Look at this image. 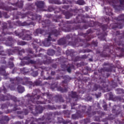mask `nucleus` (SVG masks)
I'll use <instances>...</instances> for the list:
<instances>
[{"instance_id": "38", "label": "nucleus", "mask_w": 124, "mask_h": 124, "mask_svg": "<svg viewBox=\"0 0 124 124\" xmlns=\"http://www.w3.org/2000/svg\"><path fill=\"white\" fill-rule=\"evenodd\" d=\"M17 89L18 93H23L25 92V88H24V87L22 86L21 85H18Z\"/></svg>"}, {"instance_id": "58", "label": "nucleus", "mask_w": 124, "mask_h": 124, "mask_svg": "<svg viewBox=\"0 0 124 124\" xmlns=\"http://www.w3.org/2000/svg\"><path fill=\"white\" fill-rule=\"evenodd\" d=\"M83 123L84 124H87L91 123V119L90 118H86L83 120Z\"/></svg>"}, {"instance_id": "6", "label": "nucleus", "mask_w": 124, "mask_h": 124, "mask_svg": "<svg viewBox=\"0 0 124 124\" xmlns=\"http://www.w3.org/2000/svg\"><path fill=\"white\" fill-rule=\"evenodd\" d=\"M113 20H115L116 22L115 23H112L110 24V27L111 29H123L124 26V14H121L119 15L118 17H115Z\"/></svg>"}, {"instance_id": "10", "label": "nucleus", "mask_w": 124, "mask_h": 124, "mask_svg": "<svg viewBox=\"0 0 124 124\" xmlns=\"http://www.w3.org/2000/svg\"><path fill=\"white\" fill-rule=\"evenodd\" d=\"M8 24L9 25V28L10 29H14L16 27H15V26H18L19 27H24L25 26H31V25H32V22H31L30 23H28L26 21L24 22H22L19 20H17L16 22H11V21L8 20L7 21Z\"/></svg>"}, {"instance_id": "36", "label": "nucleus", "mask_w": 124, "mask_h": 124, "mask_svg": "<svg viewBox=\"0 0 124 124\" xmlns=\"http://www.w3.org/2000/svg\"><path fill=\"white\" fill-rule=\"evenodd\" d=\"M49 2L54 4H62V3L60 0H49Z\"/></svg>"}, {"instance_id": "17", "label": "nucleus", "mask_w": 124, "mask_h": 124, "mask_svg": "<svg viewBox=\"0 0 124 124\" xmlns=\"http://www.w3.org/2000/svg\"><path fill=\"white\" fill-rule=\"evenodd\" d=\"M0 9L10 12L12 10H17V8H13L12 6H5L4 3L1 2V0H0Z\"/></svg>"}, {"instance_id": "46", "label": "nucleus", "mask_w": 124, "mask_h": 124, "mask_svg": "<svg viewBox=\"0 0 124 124\" xmlns=\"http://www.w3.org/2000/svg\"><path fill=\"white\" fill-rule=\"evenodd\" d=\"M44 57L46 58V61H44V64H49V63H51V59H47V55H45Z\"/></svg>"}, {"instance_id": "21", "label": "nucleus", "mask_w": 124, "mask_h": 124, "mask_svg": "<svg viewBox=\"0 0 124 124\" xmlns=\"http://www.w3.org/2000/svg\"><path fill=\"white\" fill-rule=\"evenodd\" d=\"M62 3L64 4L66 3V4H70L67 5H64L62 7V8L64 9H68L69 7H71L72 6V3H73L74 1L73 0H62Z\"/></svg>"}, {"instance_id": "43", "label": "nucleus", "mask_w": 124, "mask_h": 124, "mask_svg": "<svg viewBox=\"0 0 124 124\" xmlns=\"http://www.w3.org/2000/svg\"><path fill=\"white\" fill-rule=\"evenodd\" d=\"M74 53L75 52L73 49H71L66 51V54L67 55V56H71V57H73Z\"/></svg>"}, {"instance_id": "50", "label": "nucleus", "mask_w": 124, "mask_h": 124, "mask_svg": "<svg viewBox=\"0 0 124 124\" xmlns=\"http://www.w3.org/2000/svg\"><path fill=\"white\" fill-rule=\"evenodd\" d=\"M46 107L49 110H57V107L54 105L51 106L50 105H48Z\"/></svg>"}, {"instance_id": "25", "label": "nucleus", "mask_w": 124, "mask_h": 124, "mask_svg": "<svg viewBox=\"0 0 124 124\" xmlns=\"http://www.w3.org/2000/svg\"><path fill=\"white\" fill-rule=\"evenodd\" d=\"M69 96L72 98H75L76 101L78 100V98H79V95L76 92L74 91L69 93Z\"/></svg>"}, {"instance_id": "48", "label": "nucleus", "mask_w": 124, "mask_h": 124, "mask_svg": "<svg viewBox=\"0 0 124 124\" xmlns=\"http://www.w3.org/2000/svg\"><path fill=\"white\" fill-rule=\"evenodd\" d=\"M6 53L8 54V56H11V55H13L14 52L13 51V49H7L6 51Z\"/></svg>"}, {"instance_id": "16", "label": "nucleus", "mask_w": 124, "mask_h": 124, "mask_svg": "<svg viewBox=\"0 0 124 124\" xmlns=\"http://www.w3.org/2000/svg\"><path fill=\"white\" fill-rule=\"evenodd\" d=\"M61 66L62 68H64L63 70V71L66 69L68 73H71V69L75 70V66H74V65L73 64H68V65L65 64H62Z\"/></svg>"}, {"instance_id": "45", "label": "nucleus", "mask_w": 124, "mask_h": 124, "mask_svg": "<svg viewBox=\"0 0 124 124\" xmlns=\"http://www.w3.org/2000/svg\"><path fill=\"white\" fill-rule=\"evenodd\" d=\"M33 48L35 50L36 53H37L38 52H40V51H41L42 50L41 48H40L39 46H38L36 45H33Z\"/></svg>"}, {"instance_id": "11", "label": "nucleus", "mask_w": 124, "mask_h": 124, "mask_svg": "<svg viewBox=\"0 0 124 124\" xmlns=\"http://www.w3.org/2000/svg\"><path fill=\"white\" fill-rule=\"evenodd\" d=\"M86 114L89 116V117H93V116L97 114L99 118H103V117H105L106 115L105 112H103L100 110L93 111L92 112V107L91 106L88 107V110L86 111Z\"/></svg>"}, {"instance_id": "42", "label": "nucleus", "mask_w": 124, "mask_h": 124, "mask_svg": "<svg viewBox=\"0 0 124 124\" xmlns=\"http://www.w3.org/2000/svg\"><path fill=\"white\" fill-rule=\"evenodd\" d=\"M21 50V47L20 46H15L13 47V51L14 52V54L15 53H19Z\"/></svg>"}, {"instance_id": "2", "label": "nucleus", "mask_w": 124, "mask_h": 124, "mask_svg": "<svg viewBox=\"0 0 124 124\" xmlns=\"http://www.w3.org/2000/svg\"><path fill=\"white\" fill-rule=\"evenodd\" d=\"M16 14L19 16H22V19H24V18L27 16L28 18L31 19L32 21H38L39 23H41L42 24L43 28H45L47 29V30H44L40 28L36 29L33 32V34L35 36H37L39 34H46L48 33V31H51V30H50V29L52 28L51 21L49 20V19H46L43 20L40 22V20H41L42 16L40 15L36 14V13L31 12H28L27 14H24L22 13L21 12H17Z\"/></svg>"}, {"instance_id": "34", "label": "nucleus", "mask_w": 124, "mask_h": 124, "mask_svg": "<svg viewBox=\"0 0 124 124\" xmlns=\"http://www.w3.org/2000/svg\"><path fill=\"white\" fill-rule=\"evenodd\" d=\"M58 43L59 45H64L66 44V40L64 38H62L58 41Z\"/></svg>"}, {"instance_id": "56", "label": "nucleus", "mask_w": 124, "mask_h": 124, "mask_svg": "<svg viewBox=\"0 0 124 124\" xmlns=\"http://www.w3.org/2000/svg\"><path fill=\"white\" fill-rule=\"evenodd\" d=\"M31 58H33V57L32 56H31L30 57L25 56L22 58V60H23V61H28V62H29Z\"/></svg>"}, {"instance_id": "15", "label": "nucleus", "mask_w": 124, "mask_h": 124, "mask_svg": "<svg viewBox=\"0 0 124 124\" xmlns=\"http://www.w3.org/2000/svg\"><path fill=\"white\" fill-rule=\"evenodd\" d=\"M103 66H109L108 67H104L101 69V72H112L114 66H111V64L109 62H104L103 64Z\"/></svg>"}, {"instance_id": "49", "label": "nucleus", "mask_w": 124, "mask_h": 124, "mask_svg": "<svg viewBox=\"0 0 124 124\" xmlns=\"http://www.w3.org/2000/svg\"><path fill=\"white\" fill-rule=\"evenodd\" d=\"M17 45H20V46H24L27 44V42L23 41H18L17 42Z\"/></svg>"}, {"instance_id": "30", "label": "nucleus", "mask_w": 124, "mask_h": 124, "mask_svg": "<svg viewBox=\"0 0 124 124\" xmlns=\"http://www.w3.org/2000/svg\"><path fill=\"white\" fill-rule=\"evenodd\" d=\"M34 9V4L33 3H28L26 4V9H27V10H33Z\"/></svg>"}, {"instance_id": "55", "label": "nucleus", "mask_w": 124, "mask_h": 124, "mask_svg": "<svg viewBox=\"0 0 124 124\" xmlns=\"http://www.w3.org/2000/svg\"><path fill=\"white\" fill-rule=\"evenodd\" d=\"M77 4H79V5H84L85 4V1L84 0H78L77 1Z\"/></svg>"}, {"instance_id": "27", "label": "nucleus", "mask_w": 124, "mask_h": 124, "mask_svg": "<svg viewBox=\"0 0 124 124\" xmlns=\"http://www.w3.org/2000/svg\"><path fill=\"white\" fill-rule=\"evenodd\" d=\"M12 5H14V6H17L18 8H23V6H24V1L21 0L18 1L16 3H11Z\"/></svg>"}, {"instance_id": "59", "label": "nucleus", "mask_w": 124, "mask_h": 124, "mask_svg": "<svg viewBox=\"0 0 124 124\" xmlns=\"http://www.w3.org/2000/svg\"><path fill=\"white\" fill-rule=\"evenodd\" d=\"M47 10L49 12H52V11H54V10H55V8H54V7L52 6H49L48 7Z\"/></svg>"}, {"instance_id": "63", "label": "nucleus", "mask_w": 124, "mask_h": 124, "mask_svg": "<svg viewBox=\"0 0 124 124\" xmlns=\"http://www.w3.org/2000/svg\"><path fill=\"white\" fill-rule=\"evenodd\" d=\"M117 50H119L120 52H121L122 55H124V48H121V47H117Z\"/></svg>"}, {"instance_id": "51", "label": "nucleus", "mask_w": 124, "mask_h": 124, "mask_svg": "<svg viewBox=\"0 0 124 124\" xmlns=\"http://www.w3.org/2000/svg\"><path fill=\"white\" fill-rule=\"evenodd\" d=\"M0 56H6V54L4 53L2 46H0Z\"/></svg>"}, {"instance_id": "9", "label": "nucleus", "mask_w": 124, "mask_h": 124, "mask_svg": "<svg viewBox=\"0 0 124 124\" xmlns=\"http://www.w3.org/2000/svg\"><path fill=\"white\" fill-rule=\"evenodd\" d=\"M92 32H93V30H92V29H88L87 31V34H84L83 33H80V35H81V36L84 37L85 38V40H83V42H81V44H83V48H87V47H88V46L91 45L90 44L85 42L90 41L92 38H93V36L92 35H88L89 33H92Z\"/></svg>"}, {"instance_id": "12", "label": "nucleus", "mask_w": 124, "mask_h": 124, "mask_svg": "<svg viewBox=\"0 0 124 124\" xmlns=\"http://www.w3.org/2000/svg\"><path fill=\"white\" fill-rule=\"evenodd\" d=\"M68 82H69V80L67 79H65L62 81L61 83V85L62 87H64V88L60 86L57 88V91H58V92H61V93H66V92H67Z\"/></svg>"}, {"instance_id": "3", "label": "nucleus", "mask_w": 124, "mask_h": 124, "mask_svg": "<svg viewBox=\"0 0 124 124\" xmlns=\"http://www.w3.org/2000/svg\"><path fill=\"white\" fill-rule=\"evenodd\" d=\"M54 18H53L52 22H55V23L60 22V24H59V26L61 27V30L62 31L69 32V31H76V30H81V26L79 25L72 27L70 24H68V23L63 21V20L62 19V15H55L54 16ZM62 26H63V27H62Z\"/></svg>"}, {"instance_id": "8", "label": "nucleus", "mask_w": 124, "mask_h": 124, "mask_svg": "<svg viewBox=\"0 0 124 124\" xmlns=\"http://www.w3.org/2000/svg\"><path fill=\"white\" fill-rule=\"evenodd\" d=\"M29 31H27L25 29H18V30L16 31H15V34L16 36H18V37H22V40H31L32 37L30 35L26 34L25 36L23 37L25 33Z\"/></svg>"}, {"instance_id": "18", "label": "nucleus", "mask_w": 124, "mask_h": 124, "mask_svg": "<svg viewBox=\"0 0 124 124\" xmlns=\"http://www.w3.org/2000/svg\"><path fill=\"white\" fill-rule=\"evenodd\" d=\"M57 122L55 121V119L53 120V121H50L49 123H52V124H69L71 122L70 120H64L63 118L62 117H58L57 118Z\"/></svg>"}, {"instance_id": "53", "label": "nucleus", "mask_w": 124, "mask_h": 124, "mask_svg": "<svg viewBox=\"0 0 124 124\" xmlns=\"http://www.w3.org/2000/svg\"><path fill=\"white\" fill-rule=\"evenodd\" d=\"M78 53H83V54H85V53H90V50L88 49H79L78 50Z\"/></svg>"}, {"instance_id": "32", "label": "nucleus", "mask_w": 124, "mask_h": 124, "mask_svg": "<svg viewBox=\"0 0 124 124\" xmlns=\"http://www.w3.org/2000/svg\"><path fill=\"white\" fill-rule=\"evenodd\" d=\"M105 10L106 11V15H108V16H113V14L112 13V10L110 8H106L105 7Z\"/></svg>"}, {"instance_id": "39", "label": "nucleus", "mask_w": 124, "mask_h": 124, "mask_svg": "<svg viewBox=\"0 0 124 124\" xmlns=\"http://www.w3.org/2000/svg\"><path fill=\"white\" fill-rule=\"evenodd\" d=\"M64 15L65 16L66 19H69L70 17L73 16V14L69 12H65L64 13Z\"/></svg>"}, {"instance_id": "24", "label": "nucleus", "mask_w": 124, "mask_h": 124, "mask_svg": "<svg viewBox=\"0 0 124 124\" xmlns=\"http://www.w3.org/2000/svg\"><path fill=\"white\" fill-rule=\"evenodd\" d=\"M53 115H54V116H60V115H62V113H61V112H58V111H55L53 113L52 112L47 113V114H46V116H47L46 120H48L51 121V117L53 116Z\"/></svg>"}, {"instance_id": "5", "label": "nucleus", "mask_w": 124, "mask_h": 124, "mask_svg": "<svg viewBox=\"0 0 124 124\" xmlns=\"http://www.w3.org/2000/svg\"><path fill=\"white\" fill-rule=\"evenodd\" d=\"M70 38H71L72 40H74V42H69L68 45L73 47H82L84 46V44H82V42H84V40H82L81 38L78 37V36L75 34H68L66 36L65 39L66 40V39H70Z\"/></svg>"}, {"instance_id": "61", "label": "nucleus", "mask_w": 124, "mask_h": 124, "mask_svg": "<svg viewBox=\"0 0 124 124\" xmlns=\"http://www.w3.org/2000/svg\"><path fill=\"white\" fill-rule=\"evenodd\" d=\"M57 87H58L57 84H52L50 86V89L52 91H54V90H55V89H56V88H57Z\"/></svg>"}, {"instance_id": "31", "label": "nucleus", "mask_w": 124, "mask_h": 124, "mask_svg": "<svg viewBox=\"0 0 124 124\" xmlns=\"http://www.w3.org/2000/svg\"><path fill=\"white\" fill-rule=\"evenodd\" d=\"M7 39L8 41L10 42H6L5 44L7 45V46H12V45H13V44H12V42H13V38L11 36H9L7 37Z\"/></svg>"}, {"instance_id": "57", "label": "nucleus", "mask_w": 124, "mask_h": 124, "mask_svg": "<svg viewBox=\"0 0 124 124\" xmlns=\"http://www.w3.org/2000/svg\"><path fill=\"white\" fill-rule=\"evenodd\" d=\"M101 27L103 31H106V30H107V28H108V25L107 24L102 25Z\"/></svg>"}, {"instance_id": "64", "label": "nucleus", "mask_w": 124, "mask_h": 124, "mask_svg": "<svg viewBox=\"0 0 124 124\" xmlns=\"http://www.w3.org/2000/svg\"><path fill=\"white\" fill-rule=\"evenodd\" d=\"M41 84V82L40 80H36L34 82V86H39Z\"/></svg>"}, {"instance_id": "37", "label": "nucleus", "mask_w": 124, "mask_h": 124, "mask_svg": "<svg viewBox=\"0 0 124 124\" xmlns=\"http://www.w3.org/2000/svg\"><path fill=\"white\" fill-rule=\"evenodd\" d=\"M72 112H73L72 110L69 111L68 110H65L63 111V114L65 117H67V118H69L70 113H72Z\"/></svg>"}, {"instance_id": "13", "label": "nucleus", "mask_w": 124, "mask_h": 124, "mask_svg": "<svg viewBox=\"0 0 124 124\" xmlns=\"http://www.w3.org/2000/svg\"><path fill=\"white\" fill-rule=\"evenodd\" d=\"M7 31H8L7 24L4 23L3 25L2 26V29L0 30V37L5 36V35H7V34H13L12 32H9Z\"/></svg>"}, {"instance_id": "44", "label": "nucleus", "mask_w": 124, "mask_h": 124, "mask_svg": "<svg viewBox=\"0 0 124 124\" xmlns=\"http://www.w3.org/2000/svg\"><path fill=\"white\" fill-rule=\"evenodd\" d=\"M47 54L48 56H54V55H55V50L53 49H48L47 50Z\"/></svg>"}, {"instance_id": "26", "label": "nucleus", "mask_w": 124, "mask_h": 124, "mask_svg": "<svg viewBox=\"0 0 124 124\" xmlns=\"http://www.w3.org/2000/svg\"><path fill=\"white\" fill-rule=\"evenodd\" d=\"M6 68V67L3 66H0V75H3V76L5 77L9 75V74L6 73V71H5Z\"/></svg>"}, {"instance_id": "4", "label": "nucleus", "mask_w": 124, "mask_h": 124, "mask_svg": "<svg viewBox=\"0 0 124 124\" xmlns=\"http://www.w3.org/2000/svg\"><path fill=\"white\" fill-rule=\"evenodd\" d=\"M29 78L27 77H24L22 78L20 77H16L15 78H10V81L11 83L9 85V88L11 91H14L15 90V84L18 85L21 84L23 86H26L29 85L32 87H34V82L29 81Z\"/></svg>"}, {"instance_id": "35", "label": "nucleus", "mask_w": 124, "mask_h": 124, "mask_svg": "<svg viewBox=\"0 0 124 124\" xmlns=\"http://www.w3.org/2000/svg\"><path fill=\"white\" fill-rule=\"evenodd\" d=\"M46 121V122H47L48 123H50V121L51 120H49L47 119V113L44 115H43L42 117L39 118L38 119V121Z\"/></svg>"}, {"instance_id": "52", "label": "nucleus", "mask_w": 124, "mask_h": 124, "mask_svg": "<svg viewBox=\"0 0 124 124\" xmlns=\"http://www.w3.org/2000/svg\"><path fill=\"white\" fill-rule=\"evenodd\" d=\"M0 93H7V90H6V88H5L4 86L0 88Z\"/></svg>"}, {"instance_id": "28", "label": "nucleus", "mask_w": 124, "mask_h": 124, "mask_svg": "<svg viewBox=\"0 0 124 124\" xmlns=\"http://www.w3.org/2000/svg\"><path fill=\"white\" fill-rule=\"evenodd\" d=\"M76 111H77V113L75 114H72V118L73 120H77L79 118H82V115L81 113H79V111H78V110H76Z\"/></svg>"}, {"instance_id": "7", "label": "nucleus", "mask_w": 124, "mask_h": 124, "mask_svg": "<svg viewBox=\"0 0 124 124\" xmlns=\"http://www.w3.org/2000/svg\"><path fill=\"white\" fill-rule=\"evenodd\" d=\"M59 34H60V31H58L56 29H53L49 33L47 38L45 39V43H44V46L46 47H49V46L51 45L50 41H56V40L52 39L51 36L54 35V36L57 37Z\"/></svg>"}, {"instance_id": "62", "label": "nucleus", "mask_w": 124, "mask_h": 124, "mask_svg": "<svg viewBox=\"0 0 124 124\" xmlns=\"http://www.w3.org/2000/svg\"><path fill=\"white\" fill-rule=\"evenodd\" d=\"M2 119L4 121H5L6 122H9L10 119L8 116H4L2 117Z\"/></svg>"}, {"instance_id": "33", "label": "nucleus", "mask_w": 124, "mask_h": 124, "mask_svg": "<svg viewBox=\"0 0 124 124\" xmlns=\"http://www.w3.org/2000/svg\"><path fill=\"white\" fill-rule=\"evenodd\" d=\"M9 106H13L12 104H10L9 102H7L6 104H3L1 106V108L2 109H6L9 107Z\"/></svg>"}, {"instance_id": "1", "label": "nucleus", "mask_w": 124, "mask_h": 124, "mask_svg": "<svg viewBox=\"0 0 124 124\" xmlns=\"http://www.w3.org/2000/svg\"><path fill=\"white\" fill-rule=\"evenodd\" d=\"M26 96L28 97V100L26 103V104H24V102L20 100H18L17 97L8 94L7 95L5 96L2 94H0V100L1 101H5V100H13L16 103L18 106H22L24 107H27L29 110H31L32 114L36 115V114H41L43 112V110L45 109V108L39 105L35 107V112H33V108H34V105L33 104H45V101H50V100H53L54 99L55 102H64V99L62 98V96L61 94H58L55 95V97L53 96L52 94H50L49 93H43L39 95L32 94L29 93L27 94ZM44 98L45 101H37L39 98Z\"/></svg>"}, {"instance_id": "29", "label": "nucleus", "mask_w": 124, "mask_h": 124, "mask_svg": "<svg viewBox=\"0 0 124 124\" xmlns=\"http://www.w3.org/2000/svg\"><path fill=\"white\" fill-rule=\"evenodd\" d=\"M13 61H14V58L13 57H11L9 59L8 65H9V68H10V69H12V68H13V67H14V63H13Z\"/></svg>"}, {"instance_id": "23", "label": "nucleus", "mask_w": 124, "mask_h": 124, "mask_svg": "<svg viewBox=\"0 0 124 124\" xmlns=\"http://www.w3.org/2000/svg\"><path fill=\"white\" fill-rule=\"evenodd\" d=\"M85 16L83 14L78 15V16L76 17V20H75V23L76 24H79V23H84V18Z\"/></svg>"}, {"instance_id": "20", "label": "nucleus", "mask_w": 124, "mask_h": 124, "mask_svg": "<svg viewBox=\"0 0 124 124\" xmlns=\"http://www.w3.org/2000/svg\"><path fill=\"white\" fill-rule=\"evenodd\" d=\"M119 1L120 5H113V8L115 9V10H117L118 11H120L121 10V8L122 7L123 9L124 10V0H113V2H115L116 1Z\"/></svg>"}, {"instance_id": "14", "label": "nucleus", "mask_w": 124, "mask_h": 124, "mask_svg": "<svg viewBox=\"0 0 124 124\" xmlns=\"http://www.w3.org/2000/svg\"><path fill=\"white\" fill-rule=\"evenodd\" d=\"M71 109H75V111H78L79 113H81V115L83 113H85L86 109H87L86 106H81L73 104L71 105Z\"/></svg>"}, {"instance_id": "54", "label": "nucleus", "mask_w": 124, "mask_h": 124, "mask_svg": "<svg viewBox=\"0 0 124 124\" xmlns=\"http://www.w3.org/2000/svg\"><path fill=\"white\" fill-rule=\"evenodd\" d=\"M5 59H6V57H1L0 61V63H1L2 64H6V61H5Z\"/></svg>"}, {"instance_id": "60", "label": "nucleus", "mask_w": 124, "mask_h": 124, "mask_svg": "<svg viewBox=\"0 0 124 124\" xmlns=\"http://www.w3.org/2000/svg\"><path fill=\"white\" fill-rule=\"evenodd\" d=\"M117 44L118 46H122V47H124V43L122 41L120 40V41L117 42Z\"/></svg>"}, {"instance_id": "40", "label": "nucleus", "mask_w": 124, "mask_h": 124, "mask_svg": "<svg viewBox=\"0 0 124 124\" xmlns=\"http://www.w3.org/2000/svg\"><path fill=\"white\" fill-rule=\"evenodd\" d=\"M100 56L101 58H109L110 57V54H108L104 50L101 53Z\"/></svg>"}, {"instance_id": "19", "label": "nucleus", "mask_w": 124, "mask_h": 124, "mask_svg": "<svg viewBox=\"0 0 124 124\" xmlns=\"http://www.w3.org/2000/svg\"><path fill=\"white\" fill-rule=\"evenodd\" d=\"M45 5V3L43 1H37L35 3V5L37 6V11H44L43 8H44V5Z\"/></svg>"}, {"instance_id": "22", "label": "nucleus", "mask_w": 124, "mask_h": 124, "mask_svg": "<svg viewBox=\"0 0 124 124\" xmlns=\"http://www.w3.org/2000/svg\"><path fill=\"white\" fill-rule=\"evenodd\" d=\"M101 85H102V86H100V85L98 84H94L93 88V91H97L98 89L101 90H103V88H106V87H108V85H106V82H101Z\"/></svg>"}, {"instance_id": "47", "label": "nucleus", "mask_w": 124, "mask_h": 124, "mask_svg": "<svg viewBox=\"0 0 124 124\" xmlns=\"http://www.w3.org/2000/svg\"><path fill=\"white\" fill-rule=\"evenodd\" d=\"M112 113H115V114L116 115V116H118V115H119V114H121L122 110L120 109H119L118 110H116V109L113 108L112 110Z\"/></svg>"}, {"instance_id": "41", "label": "nucleus", "mask_w": 124, "mask_h": 124, "mask_svg": "<svg viewBox=\"0 0 124 124\" xmlns=\"http://www.w3.org/2000/svg\"><path fill=\"white\" fill-rule=\"evenodd\" d=\"M20 71L21 74H24V75H26L27 73H28L29 69H28L27 68H20Z\"/></svg>"}]
</instances>
